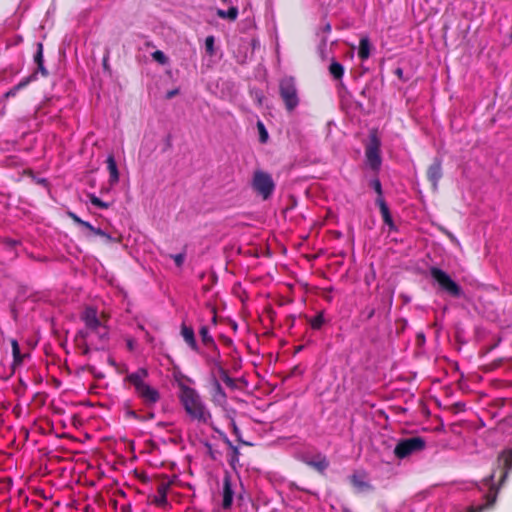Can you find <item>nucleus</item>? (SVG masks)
<instances>
[{
    "instance_id": "13d9d810",
    "label": "nucleus",
    "mask_w": 512,
    "mask_h": 512,
    "mask_svg": "<svg viewBox=\"0 0 512 512\" xmlns=\"http://www.w3.org/2000/svg\"><path fill=\"white\" fill-rule=\"evenodd\" d=\"M439 227H440L441 231H443L444 233H447V231H446L444 226H439Z\"/></svg>"
},
{
    "instance_id": "f3484780",
    "label": "nucleus",
    "mask_w": 512,
    "mask_h": 512,
    "mask_svg": "<svg viewBox=\"0 0 512 512\" xmlns=\"http://www.w3.org/2000/svg\"><path fill=\"white\" fill-rule=\"evenodd\" d=\"M107 170L109 172V184L114 186L119 182V171L117 167L116 160L112 154H110L106 159Z\"/></svg>"
},
{
    "instance_id": "f257e3e1",
    "label": "nucleus",
    "mask_w": 512,
    "mask_h": 512,
    "mask_svg": "<svg viewBox=\"0 0 512 512\" xmlns=\"http://www.w3.org/2000/svg\"><path fill=\"white\" fill-rule=\"evenodd\" d=\"M123 372L126 373L124 383H129L133 386L136 396L145 407L149 409L154 408L160 401L161 395L157 388L147 382V378L149 377L148 370L144 367H140L132 373H128L127 369Z\"/></svg>"
},
{
    "instance_id": "9d476101",
    "label": "nucleus",
    "mask_w": 512,
    "mask_h": 512,
    "mask_svg": "<svg viewBox=\"0 0 512 512\" xmlns=\"http://www.w3.org/2000/svg\"><path fill=\"white\" fill-rule=\"evenodd\" d=\"M84 228V234L89 239H92L95 236H100L104 243L121 242L122 240V235L114 230H103L97 226H84Z\"/></svg>"
},
{
    "instance_id": "412c9836",
    "label": "nucleus",
    "mask_w": 512,
    "mask_h": 512,
    "mask_svg": "<svg viewBox=\"0 0 512 512\" xmlns=\"http://www.w3.org/2000/svg\"><path fill=\"white\" fill-rule=\"evenodd\" d=\"M170 485V481H162L161 483H159L157 487L158 496L155 499V503L157 505H164L167 503V490L169 489Z\"/></svg>"
},
{
    "instance_id": "49530a36",
    "label": "nucleus",
    "mask_w": 512,
    "mask_h": 512,
    "mask_svg": "<svg viewBox=\"0 0 512 512\" xmlns=\"http://www.w3.org/2000/svg\"><path fill=\"white\" fill-rule=\"evenodd\" d=\"M127 415H128V416H130V417H133V418H135V419H138V420H140V419H141V418L138 416V414H137L135 411H133V410H129V411H127Z\"/></svg>"
},
{
    "instance_id": "9b49d317",
    "label": "nucleus",
    "mask_w": 512,
    "mask_h": 512,
    "mask_svg": "<svg viewBox=\"0 0 512 512\" xmlns=\"http://www.w3.org/2000/svg\"><path fill=\"white\" fill-rule=\"evenodd\" d=\"M81 320L85 323V329L83 331L95 330L100 326H103L102 322L98 317L97 309L89 306L86 307L81 314Z\"/></svg>"
},
{
    "instance_id": "7ed1b4c3",
    "label": "nucleus",
    "mask_w": 512,
    "mask_h": 512,
    "mask_svg": "<svg viewBox=\"0 0 512 512\" xmlns=\"http://www.w3.org/2000/svg\"><path fill=\"white\" fill-rule=\"evenodd\" d=\"M498 463V469L483 480V485L488 487V492L485 494L487 506H492L497 498L498 488L494 485L495 477L498 476L499 484H502L506 480L508 472L512 469V450L503 451L498 458Z\"/></svg>"
},
{
    "instance_id": "603ef678",
    "label": "nucleus",
    "mask_w": 512,
    "mask_h": 512,
    "mask_svg": "<svg viewBox=\"0 0 512 512\" xmlns=\"http://www.w3.org/2000/svg\"><path fill=\"white\" fill-rule=\"evenodd\" d=\"M108 362H109V364H110V365H112V366H116V363H115V360H114V359L109 358V359H108Z\"/></svg>"
},
{
    "instance_id": "aec40b11",
    "label": "nucleus",
    "mask_w": 512,
    "mask_h": 512,
    "mask_svg": "<svg viewBox=\"0 0 512 512\" xmlns=\"http://www.w3.org/2000/svg\"><path fill=\"white\" fill-rule=\"evenodd\" d=\"M207 349H208V353L206 356V361H207L208 365L211 366L212 370L217 368V363L223 364V362L221 360L220 351L216 344H215V348H207Z\"/></svg>"
},
{
    "instance_id": "ea45409f",
    "label": "nucleus",
    "mask_w": 512,
    "mask_h": 512,
    "mask_svg": "<svg viewBox=\"0 0 512 512\" xmlns=\"http://www.w3.org/2000/svg\"><path fill=\"white\" fill-rule=\"evenodd\" d=\"M125 341H126L127 349H128L129 351H134V349H135V345H136L135 340H134L132 337H127V338L125 339Z\"/></svg>"
},
{
    "instance_id": "0e129e2a",
    "label": "nucleus",
    "mask_w": 512,
    "mask_h": 512,
    "mask_svg": "<svg viewBox=\"0 0 512 512\" xmlns=\"http://www.w3.org/2000/svg\"><path fill=\"white\" fill-rule=\"evenodd\" d=\"M222 2H227L228 0H221Z\"/></svg>"
},
{
    "instance_id": "bb28decb",
    "label": "nucleus",
    "mask_w": 512,
    "mask_h": 512,
    "mask_svg": "<svg viewBox=\"0 0 512 512\" xmlns=\"http://www.w3.org/2000/svg\"><path fill=\"white\" fill-rule=\"evenodd\" d=\"M376 203L379 205L384 224H393V220L385 200L382 197H378L376 199Z\"/></svg>"
},
{
    "instance_id": "4be33fe9",
    "label": "nucleus",
    "mask_w": 512,
    "mask_h": 512,
    "mask_svg": "<svg viewBox=\"0 0 512 512\" xmlns=\"http://www.w3.org/2000/svg\"><path fill=\"white\" fill-rule=\"evenodd\" d=\"M11 347H12V355H13V367L20 366L23 363V360L27 354H22L20 352V347L18 344V341L16 339H12L11 341Z\"/></svg>"
},
{
    "instance_id": "4468645a",
    "label": "nucleus",
    "mask_w": 512,
    "mask_h": 512,
    "mask_svg": "<svg viewBox=\"0 0 512 512\" xmlns=\"http://www.w3.org/2000/svg\"><path fill=\"white\" fill-rule=\"evenodd\" d=\"M211 401L215 405L223 406L227 401V396L223 390L220 381L216 377L211 378V389H210Z\"/></svg>"
},
{
    "instance_id": "72a5a7b5",
    "label": "nucleus",
    "mask_w": 512,
    "mask_h": 512,
    "mask_svg": "<svg viewBox=\"0 0 512 512\" xmlns=\"http://www.w3.org/2000/svg\"><path fill=\"white\" fill-rule=\"evenodd\" d=\"M361 315L364 316L366 321L371 320L376 315V309L371 306H366L362 311Z\"/></svg>"
},
{
    "instance_id": "a211bd4d",
    "label": "nucleus",
    "mask_w": 512,
    "mask_h": 512,
    "mask_svg": "<svg viewBox=\"0 0 512 512\" xmlns=\"http://www.w3.org/2000/svg\"><path fill=\"white\" fill-rule=\"evenodd\" d=\"M36 79L35 73L23 78L18 84L10 88L4 95V99L15 97L19 91L25 89L33 80Z\"/></svg>"
},
{
    "instance_id": "c756f323",
    "label": "nucleus",
    "mask_w": 512,
    "mask_h": 512,
    "mask_svg": "<svg viewBox=\"0 0 512 512\" xmlns=\"http://www.w3.org/2000/svg\"><path fill=\"white\" fill-rule=\"evenodd\" d=\"M217 16L222 19H229L231 21H234L237 19V16H238V8L235 6H232L227 11L218 9Z\"/></svg>"
},
{
    "instance_id": "8fccbe9b",
    "label": "nucleus",
    "mask_w": 512,
    "mask_h": 512,
    "mask_svg": "<svg viewBox=\"0 0 512 512\" xmlns=\"http://www.w3.org/2000/svg\"><path fill=\"white\" fill-rule=\"evenodd\" d=\"M396 231H397V226H394V225L389 226L388 234H390L391 232H396Z\"/></svg>"
},
{
    "instance_id": "5fc2aeb1",
    "label": "nucleus",
    "mask_w": 512,
    "mask_h": 512,
    "mask_svg": "<svg viewBox=\"0 0 512 512\" xmlns=\"http://www.w3.org/2000/svg\"><path fill=\"white\" fill-rule=\"evenodd\" d=\"M396 74L400 77L402 75V69L398 68Z\"/></svg>"
},
{
    "instance_id": "b1692460",
    "label": "nucleus",
    "mask_w": 512,
    "mask_h": 512,
    "mask_svg": "<svg viewBox=\"0 0 512 512\" xmlns=\"http://www.w3.org/2000/svg\"><path fill=\"white\" fill-rule=\"evenodd\" d=\"M371 44L368 37H362L359 42L358 57L364 61L370 56Z\"/></svg>"
},
{
    "instance_id": "680f3d73",
    "label": "nucleus",
    "mask_w": 512,
    "mask_h": 512,
    "mask_svg": "<svg viewBox=\"0 0 512 512\" xmlns=\"http://www.w3.org/2000/svg\"><path fill=\"white\" fill-rule=\"evenodd\" d=\"M391 304H392V297H390V299H389V306H391Z\"/></svg>"
},
{
    "instance_id": "a18cd8bd",
    "label": "nucleus",
    "mask_w": 512,
    "mask_h": 512,
    "mask_svg": "<svg viewBox=\"0 0 512 512\" xmlns=\"http://www.w3.org/2000/svg\"><path fill=\"white\" fill-rule=\"evenodd\" d=\"M36 182L40 185H43L44 187H48L49 185L48 180L45 178H39Z\"/></svg>"
},
{
    "instance_id": "473e14b6",
    "label": "nucleus",
    "mask_w": 512,
    "mask_h": 512,
    "mask_svg": "<svg viewBox=\"0 0 512 512\" xmlns=\"http://www.w3.org/2000/svg\"><path fill=\"white\" fill-rule=\"evenodd\" d=\"M168 256L174 260L177 267H181L185 261L186 247H184L180 253L175 254V255L169 254Z\"/></svg>"
},
{
    "instance_id": "c85d7f7f",
    "label": "nucleus",
    "mask_w": 512,
    "mask_h": 512,
    "mask_svg": "<svg viewBox=\"0 0 512 512\" xmlns=\"http://www.w3.org/2000/svg\"><path fill=\"white\" fill-rule=\"evenodd\" d=\"M307 320L313 330H319L325 323L324 313L322 311L318 312L314 317H310Z\"/></svg>"
},
{
    "instance_id": "c9c22d12",
    "label": "nucleus",
    "mask_w": 512,
    "mask_h": 512,
    "mask_svg": "<svg viewBox=\"0 0 512 512\" xmlns=\"http://www.w3.org/2000/svg\"><path fill=\"white\" fill-rule=\"evenodd\" d=\"M370 186L375 190L378 194V197H382V185L378 178H374L370 182Z\"/></svg>"
},
{
    "instance_id": "e433bc0d",
    "label": "nucleus",
    "mask_w": 512,
    "mask_h": 512,
    "mask_svg": "<svg viewBox=\"0 0 512 512\" xmlns=\"http://www.w3.org/2000/svg\"><path fill=\"white\" fill-rule=\"evenodd\" d=\"M89 199H90V202L94 205V206H97L99 208H107L108 207V204L103 202L100 198H98L97 196L95 195H90L89 196Z\"/></svg>"
},
{
    "instance_id": "de8ad7c7",
    "label": "nucleus",
    "mask_w": 512,
    "mask_h": 512,
    "mask_svg": "<svg viewBox=\"0 0 512 512\" xmlns=\"http://www.w3.org/2000/svg\"><path fill=\"white\" fill-rule=\"evenodd\" d=\"M70 216L73 217L74 221L77 222L78 224H81V225H84V224H89L88 222H85V221H82L80 220L79 218H77L74 214L72 213H69Z\"/></svg>"
},
{
    "instance_id": "a19ab883",
    "label": "nucleus",
    "mask_w": 512,
    "mask_h": 512,
    "mask_svg": "<svg viewBox=\"0 0 512 512\" xmlns=\"http://www.w3.org/2000/svg\"><path fill=\"white\" fill-rule=\"evenodd\" d=\"M4 243L9 246V247H14L16 246L17 244H19V241L18 240H14V239H10V238H5L4 239Z\"/></svg>"
},
{
    "instance_id": "6e6552de",
    "label": "nucleus",
    "mask_w": 512,
    "mask_h": 512,
    "mask_svg": "<svg viewBox=\"0 0 512 512\" xmlns=\"http://www.w3.org/2000/svg\"><path fill=\"white\" fill-rule=\"evenodd\" d=\"M430 275L437 282L441 290L450 296L460 297L462 295L461 287L442 269L431 267Z\"/></svg>"
},
{
    "instance_id": "4c0bfd02",
    "label": "nucleus",
    "mask_w": 512,
    "mask_h": 512,
    "mask_svg": "<svg viewBox=\"0 0 512 512\" xmlns=\"http://www.w3.org/2000/svg\"><path fill=\"white\" fill-rule=\"evenodd\" d=\"M225 442L227 443V445L229 446V448L232 450V461L234 460H237L238 459V455H239V449L238 447L234 446L232 444V442L229 440V439H226Z\"/></svg>"
},
{
    "instance_id": "2eb2a0df",
    "label": "nucleus",
    "mask_w": 512,
    "mask_h": 512,
    "mask_svg": "<svg viewBox=\"0 0 512 512\" xmlns=\"http://www.w3.org/2000/svg\"><path fill=\"white\" fill-rule=\"evenodd\" d=\"M350 483L358 493L371 491L373 489L372 485L365 480L364 476L358 473L351 475Z\"/></svg>"
},
{
    "instance_id": "cd10ccee",
    "label": "nucleus",
    "mask_w": 512,
    "mask_h": 512,
    "mask_svg": "<svg viewBox=\"0 0 512 512\" xmlns=\"http://www.w3.org/2000/svg\"><path fill=\"white\" fill-rule=\"evenodd\" d=\"M199 335L201 337L202 343L207 348H215V341H214L213 337L209 334V329L207 326H202L199 329Z\"/></svg>"
},
{
    "instance_id": "dca6fc26",
    "label": "nucleus",
    "mask_w": 512,
    "mask_h": 512,
    "mask_svg": "<svg viewBox=\"0 0 512 512\" xmlns=\"http://www.w3.org/2000/svg\"><path fill=\"white\" fill-rule=\"evenodd\" d=\"M181 335L185 343L195 352H199V347L195 338V333L192 327L185 324L181 325Z\"/></svg>"
},
{
    "instance_id": "e2e57ef3",
    "label": "nucleus",
    "mask_w": 512,
    "mask_h": 512,
    "mask_svg": "<svg viewBox=\"0 0 512 512\" xmlns=\"http://www.w3.org/2000/svg\"><path fill=\"white\" fill-rule=\"evenodd\" d=\"M138 327L139 329L144 330V327L142 325H139Z\"/></svg>"
},
{
    "instance_id": "393cba45",
    "label": "nucleus",
    "mask_w": 512,
    "mask_h": 512,
    "mask_svg": "<svg viewBox=\"0 0 512 512\" xmlns=\"http://www.w3.org/2000/svg\"><path fill=\"white\" fill-rule=\"evenodd\" d=\"M328 71L335 80H342L345 70L340 62L332 60L328 67Z\"/></svg>"
},
{
    "instance_id": "4d7b16f0",
    "label": "nucleus",
    "mask_w": 512,
    "mask_h": 512,
    "mask_svg": "<svg viewBox=\"0 0 512 512\" xmlns=\"http://www.w3.org/2000/svg\"><path fill=\"white\" fill-rule=\"evenodd\" d=\"M225 343H226V344H231V343H232V340H231V339H229V338H225Z\"/></svg>"
},
{
    "instance_id": "39448f33",
    "label": "nucleus",
    "mask_w": 512,
    "mask_h": 512,
    "mask_svg": "<svg viewBox=\"0 0 512 512\" xmlns=\"http://www.w3.org/2000/svg\"><path fill=\"white\" fill-rule=\"evenodd\" d=\"M426 448V441L423 437L414 436L400 439L395 448L394 455L398 459H405L413 454L423 451Z\"/></svg>"
},
{
    "instance_id": "37998d69",
    "label": "nucleus",
    "mask_w": 512,
    "mask_h": 512,
    "mask_svg": "<svg viewBox=\"0 0 512 512\" xmlns=\"http://www.w3.org/2000/svg\"><path fill=\"white\" fill-rule=\"evenodd\" d=\"M179 94V89H173V90H170L166 93V99H172L173 97H175L176 95Z\"/></svg>"
},
{
    "instance_id": "c03bdc74",
    "label": "nucleus",
    "mask_w": 512,
    "mask_h": 512,
    "mask_svg": "<svg viewBox=\"0 0 512 512\" xmlns=\"http://www.w3.org/2000/svg\"><path fill=\"white\" fill-rule=\"evenodd\" d=\"M487 503L485 505H482V506H479L477 508H474V507H470L468 512H481L482 510H484L485 508H487Z\"/></svg>"
},
{
    "instance_id": "6e6d98bb",
    "label": "nucleus",
    "mask_w": 512,
    "mask_h": 512,
    "mask_svg": "<svg viewBox=\"0 0 512 512\" xmlns=\"http://www.w3.org/2000/svg\"><path fill=\"white\" fill-rule=\"evenodd\" d=\"M154 417H155L154 413H149L147 416L148 419H153Z\"/></svg>"
},
{
    "instance_id": "423d86ee",
    "label": "nucleus",
    "mask_w": 512,
    "mask_h": 512,
    "mask_svg": "<svg viewBox=\"0 0 512 512\" xmlns=\"http://www.w3.org/2000/svg\"><path fill=\"white\" fill-rule=\"evenodd\" d=\"M252 188L263 200H267L275 190V183L269 173L256 170L253 174Z\"/></svg>"
},
{
    "instance_id": "09e8293b",
    "label": "nucleus",
    "mask_w": 512,
    "mask_h": 512,
    "mask_svg": "<svg viewBox=\"0 0 512 512\" xmlns=\"http://www.w3.org/2000/svg\"><path fill=\"white\" fill-rule=\"evenodd\" d=\"M323 31L325 33H330L331 32V25L330 23H326L325 26L323 27Z\"/></svg>"
},
{
    "instance_id": "a878e982",
    "label": "nucleus",
    "mask_w": 512,
    "mask_h": 512,
    "mask_svg": "<svg viewBox=\"0 0 512 512\" xmlns=\"http://www.w3.org/2000/svg\"><path fill=\"white\" fill-rule=\"evenodd\" d=\"M34 61L37 64L38 71L43 75L47 76L48 72L46 68L44 67V59H43V44L38 43L37 44V52L34 56Z\"/></svg>"
},
{
    "instance_id": "ddd939ff",
    "label": "nucleus",
    "mask_w": 512,
    "mask_h": 512,
    "mask_svg": "<svg viewBox=\"0 0 512 512\" xmlns=\"http://www.w3.org/2000/svg\"><path fill=\"white\" fill-rule=\"evenodd\" d=\"M94 335L96 340H91L92 348L95 350H104L109 340V332L105 325L95 330L89 331V336Z\"/></svg>"
},
{
    "instance_id": "6ab92c4d",
    "label": "nucleus",
    "mask_w": 512,
    "mask_h": 512,
    "mask_svg": "<svg viewBox=\"0 0 512 512\" xmlns=\"http://www.w3.org/2000/svg\"><path fill=\"white\" fill-rule=\"evenodd\" d=\"M88 337V331H78L75 336V342L78 345V347L82 349L83 355H88L92 347L91 343L89 344L87 341Z\"/></svg>"
},
{
    "instance_id": "7c9ffc66",
    "label": "nucleus",
    "mask_w": 512,
    "mask_h": 512,
    "mask_svg": "<svg viewBox=\"0 0 512 512\" xmlns=\"http://www.w3.org/2000/svg\"><path fill=\"white\" fill-rule=\"evenodd\" d=\"M205 50L209 56L215 55V37L209 35L205 39Z\"/></svg>"
},
{
    "instance_id": "5701e85b",
    "label": "nucleus",
    "mask_w": 512,
    "mask_h": 512,
    "mask_svg": "<svg viewBox=\"0 0 512 512\" xmlns=\"http://www.w3.org/2000/svg\"><path fill=\"white\" fill-rule=\"evenodd\" d=\"M219 374L220 379L231 389L236 388L235 380L229 376L228 371L225 369L223 364L217 363V368L213 369Z\"/></svg>"
},
{
    "instance_id": "1a4fd4ad",
    "label": "nucleus",
    "mask_w": 512,
    "mask_h": 512,
    "mask_svg": "<svg viewBox=\"0 0 512 512\" xmlns=\"http://www.w3.org/2000/svg\"><path fill=\"white\" fill-rule=\"evenodd\" d=\"M380 140L376 135H372L368 145L365 148V157L367 164L374 171H378L380 169L382 159L380 156Z\"/></svg>"
},
{
    "instance_id": "3c124183",
    "label": "nucleus",
    "mask_w": 512,
    "mask_h": 512,
    "mask_svg": "<svg viewBox=\"0 0 512 512\" xmlns=\"http://www.w3.org/2000/svg\"><path fill=\"white\" fill-rule=\"evenodd\" d=\"M145 338L148 342H152L153 341V337L148 333V332H145Z\"/></svg>"
},
{
    "instance_id": "f8f14e48",
    "label": "nucleus",
    "mask_w": 512,
    "mask_h": 512,
    "mask_svg": "<svg viewBox=\"0 0 512 512\" xmlns=\"http://www.w3.org/2000/svg\"><path fill=\"white\" fill-rule=\"evenodd\" d=\"M426 176L431 183L434 191L438 188V183L443 176L442 161L439 158H434L433 162L427 169Z\"/></svg>"
},
{
    "instance_id": "bf43d9fd",
    "label": "nucleus",
    "mask_w": 512,
    "mask_h": 512,
    "mask_svg": "<svg viewBox=\"0 0 512 512\" xmlns=\"http://www.w3.org/2000/svg\"><path fill=\"white\" fill-rule=\"evenodd\" d=\"M233 428H234V432L237 433L238 432V428L236 427L235 424H233Z\"/></svg>"
},
{
    "instance_id": "f03ea898",
    "label": "nucleus",
    "mask_w": 512,
    "mask_h": 512,
    "mask_svg": "<svg viewBox=\"0 0 512 512\" xmlns=\"http://www.w3.org/2000/svg\"><path fill=\"white\" fill-rule=\"evenodd\" d=\"M179 400L187 415L201 424H211L212 415L203 403L199 393L184 383H179Z\"/></svg>"
},
{
    "instance_id": "20e7f679",
    "label": "nucleus",
    "mask_w": 512,
    "mask_h": 512,
    "mask_svg": "<svg viewBox=\"0 0 512 512\" xmlns=\"http://www.w3.org/2000/svg\"><path fill=\"white\" fill-rule=\"evenodd\" d=\"M279 95L287 111L292 112L299 105L300 98L294 77L286 76L279 81Z\"/></svg>"
},
{
    "instance_id": "2f4dec72",
    "label": "nucleus",
    "mask_w": 512,
    "mask_h": 512,
    "mask_svg": "<svg viewBox=\"0 0 512 512\" xmlns=\"http://www.w3.org/2000/svg\"><path fill=\"white\" fill-rule=\"evenodd\" d=\"M256 126H257V129H258V132H259V141L261 143H266L267 140H268L269 135H268V132H267V129H266L264 123L259 120L257 122Z\"/></svg>"
},
{
    "instance_id": "f704fd0d",
    "label": "nucleus",
    "mask_w": 512,
    "mask_h": 512,
    "mask_svg": "<svg viewBox=\"0 0 512 512\" xmlns=\"http://www.w3.org/2000/svg\"><path fill=\"white\" fill-rule=\"evenodd\" d=\"M152 58L162 65L166 64L168 60L166 55L160 50L154 51L152 53Z\"/></svg>"
},
{
    "instance_id": "0eeeda50",
    "label": "nucleus",
    "mask_w": 512,
    "mask_h": 512,
    "mask_svg": "<svg viewBox=\"0 0 512 512\" xmlns=\"http://www.w3.org/2000/svg\"><path fill=\"white\" fill-rule=\"evenodd\" d=\"M242 485L241 483L233 482L231 476L226 473L223 477L222 486V509L229 510L232 507L233 500L236 497L238 500H242Z\"/></svg>"
},
{
    "instance_id": "864d4df0",
    "label": "nucleus",
    "mask_w": 512,
    "mask_h": 512,
    "mask_svg": "<svg viewBox=\"0 0 512 512\" xmlns=\"http://www.w3.org/2000/svg\"><path fill=\"white\" fill-rule=\"evenodd\" d=\"M88 371H89V372H91V373H94V371H95V367H93V366H89V367H88Z\"/></svg>"
},
{
    "instance_id": "79ce46f5",
    "label": "nucleus",
    "mask_w": 512,
    "mask_h": 512,
    "mask_svg": "<svg viewBox=\"0 0 512 512\" xmlns=\"http://www.w3.org/2000/svg\"><path fill=\"white\" fill-rule=\"evenodd\" d=\"M416 342L420 346L425 343V335H424V333L420 332V333L417 334Z\"/></svg>"
},
{
    "instance_id": "052dcab7",
    "label": "nucleus",
    "mask_w": 512,
    "mask_h": 512,
    "mask_svg": "<svg viewBox=\"0 0 512 512\" xmlns=\"http://www.w3.org/2000/svg\"><path fill=\"white\" fill-rule=\"evenodd\" d=\"M335 233V236L339 237L340 236V233L339 232H334Z\"/></svg>"
},
{
    "instance_id": "58836bf2",
    "label": "nucleus",
    "mask_w": 512,
    "mask_h": 512,
    "mask_svg": "<svg viewBox=\"0 0 512 512\" xmlns=\"http://www.w3.org/2000/svg\"><path fill=\"white\" fill-rule=\"evenodd\" d=\"M310 465L315 467L319 471H323L328 467V462L326 460H321L318 462H311Z\"/></svg>"
}]
</instances>
